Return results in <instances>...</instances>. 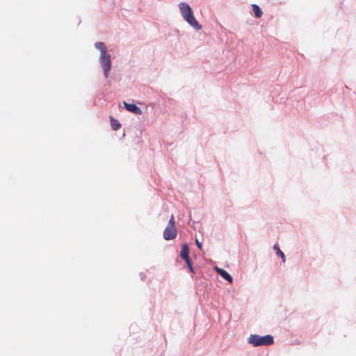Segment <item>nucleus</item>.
Returning <instances> with one entry per match:
<instances>
[{"mask_svg":"<svg viewBox=\"0 0 356 356\" xmlns=\"http://www.w3.org/2000/svg\"><path fill=\"white\" fill-rule=\"evenodd\" d=\"M216 271L218 273L219 275H221L222 278H224L225 280L229 282V283L232 282V276L225 270L219 268H216Z\"/></svg>","mask_w":356,"mask_h":356,"instance_id":"0eeeda50","label":"nucleus"},{"mask_svg":"<svg viewBox=\"0 0 356 356\" xmlns=\"http://www.w3.org/2000/svg\"><path fill=\"white\" fill-rule=\"evenodd\" d=\"M273 249L276 251V254L278 255V256H280L282 259V261L283 262H285V256H284V254L281 251V250L279 248L278 245H275L273 246Z\"/></svg>","mask_w":356,"mask_h":356,"instance_id":"9b49d317","label":"nucleus"},{"mask_svg":"<svg viewBox=\"0 0 356 356\" xmlns=\"http://www.w3.org/2000/svg\"><path fill=\"white\" fill-rule=\"evenodd\" d=\"M186 264H187V266H188V268H189L190 271H191V272H192V273H194V271H193V266H192V263H191V259H189V260L186 261Z\"/></svg>","mask_w":356,"mask_h":356,"instance_id":"f8f14e48","label":"nucleus"},{"mask_svg":"<svg viewBox=\"0 0 356 356\" xmlns=\"http://www.w3.org/2000/svg\"><path fill=\"white\" fill-rule=\"evenodd\" d=\"M179 8L183 18L191 26L197 30H200L202 29V26L199 24L197 21L194 17L193 10L188 3L181 2L179 4Z\"/></svg>","mask_w":356,"mask_h":356,"instance_id":"f257e3e1","label":"nucleus"},{"mask_svg":"<svg viewBox=\"0 0 356 356\" xmlns=\"http://www.w3.org/2000/svg\"><path fill=\"white\" fill-rule=\"evenodd\" d=\"M177 235V230L175 227V220L173 215L171 216L168 225L163 232V238L166 241L175 239Z\"/></svg>","mask_w":356,"mask_h":356,"instance_id":"7ed1b4c3","label":"nucleus"},{"mask_svg":"<svg viewBox=\"0 0 356 356\" xmlns=\"http://www.w3.org/2000/svg\"><path fill=\"white\" fill-rule=\"evenodd\" d=\"M195 243L198 248L201 250L202 247V243L197 239H196Z\"/></svg>","mask_w":356,"mask_h":356,"instance_id":"ddd939ff","label":"nucleus"},{"mask_svg":"<svg viewBox=\"0 0 356 356\" xmlns=\"http://www.w3.org/2000/svg\"><path fill=\"white\" fill-rule=\"evenodd\" d=\"M124 105L125 108L129 112H131L136 115H140L142 113L141 109L135 104H129L126 102H124Z\"/></svg>","mask_w":356,"mask_h":356,"instance_id":"39448f33","label":"nucleus"},{"mask_svg":"<svg viewBox=\"0 0 356 356\" xmlns=\"http://www.w3.org/2000/svg\"><path fill=\"white\" fill-rule=\"evenodd\" d=\"M248 342L254 347L267 346L274 343V338L270 334L259 336V334H250L248 338Z\"/></svg>","mask_w":356,"mask_h":356,"instance_id":"f03ea898","label":"nucleus"},{"mask_svg":"<svg viewBox=\"0 0 356 356\" xmlns=\"http://www.w3.org/2000/svg\"><path fill=\"white\" fill-rule=\"evenodd\" d=\"M180 257L185 261L190 259L189 258V248L187 244H184L181 247Z\"/></svg>","mask_w":356,"mask_h":356,"instance_id":"423d86ee","label":"nucleus"},{"mask_svg":"<svg viewBox=\"0 0 356 356\" xmlns=\"http://www.w3.org/2000/svg\"><path fill=\"white\" fill-rule=\"evenodd\" d=\"M100 63L104 70V76L108 77V74L111 70V56L108 54L100 55Z\"/></svg>","mask_w":356,"mask_h":356,"instance_id":"20e7f679","label":"nucleus"},{"mask_svg":"<svg viewBox=\"0 0 356 356\" xmlns=\"http://www.w3.org/2000/svg\"><path fill=\"white\" fill-rule=\"evenodd\" d=\"M110 120L111 127L114 131H117L121 127V124L118 120H115L113 117H111Z\"/></svg>","mask_w":356,"mask_h":356,"instance_id":"6e6552de","label":"nucleus"},{"mask_svg":"<svg viewBox=\"0 0 356 356\" xmlns=\"http://www.w3.org/2000/svg\"><path fill=\"white\" fill-rule=\"evenodd\" d=\"M95 47H96V48L99 49V51H101V54L100 55H103V54H107V52H106V47L105 46V44L103 42H97L95 44Z\"/></svg>","mask_w":356,"mask_h":356,"instance_id":"1a4fd4ad","label":"nucleus"},{"mask_svg":"<svg viewBox=\"0 0 356 356\" xmlns=\"http://www.w3.org/2000/svg\"><path fill=\"white\" fill-rule=\"evenodd\" d=\"M252 7L255 17L257 18L261 17L262 15V11L260 8L256 4H252Z\"/></svg>","mask_w":356,"mask_h":356,"instance_id":"9d476101","label":"nucleus"}]
</instances>
